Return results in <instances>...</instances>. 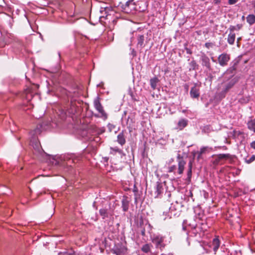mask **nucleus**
Masks as SVG:
<instances>
[{
	"mask_svg": "<svg viewBox=\"0 0 255 255\" xmlns=\"http://www.w3.org/2000/svg\"><path fill=\"white\" fill-rule=\"evenodd\" d=\"M230 72V70H227L223 76L224 82L221 84V87L224 93L227 92L237 82L236 78Z\"/></svg>",
	"mask_w": 255,
	"mask_h": 255,
	"instance_id": "obj_1",
	"label": "nucleus"
},
{
	"mask_svg": "<svg viewBox=\"0 0 255 255\" xmlns=\"http://www.w3.org/2000/svg\"><path fill=\"white\" fill-rule=\"evenodd\" d=\"M178 167L176 165H172L168 167V172L169 173L173 172L175 175H181L184 170L186 161L182 157L179 155L177 157Z\"/></svg>",
	"mask_w": 255,
	"mask_h": 255,
	"instance_id": "obj_2",
	"label": "nucleus"
},
{
	"mask_svg": "<svg viewBox=\"0 0 255 255\" xmlns=\"http://www.w3.org/2000/svg\"><path fill=\"white\" fill-rule=\"evenodd\" d=\"M101 13L103 12H109V14H107L106 15H103L100 17L105 18L107 20V22L109 24L112 23L113 26L117 22L118 16L115 15L116 14L115 11L111 7H106L100 10Z\"/></svg>",
	"mask_w": 255,
	"mask_h": 255,
	"instance_id": "obj_3",
	"label": "nucleus"
},
{
	"mask_svg": "<svg viewBox=\"0 0 255 255\" xmlns=\"http://www.w3.org/2000/svg\"><path fill=\"white\" fill-rule=\"evenodd\" d=\"M151 240L156 249L162 251L166 246L164 242L165 237L160 234H154L151 237Z\"/></svg>",
	"mask_w": 255,
	"mask_h": 255,
	"instance_id": "obj_4",
	"label": "nucleus"
},
{
	"mask_svg": "<svg viewBox=\"0 0 255 255\" xmlns=\"http://www.w3.org/2000/svg\"><path fill=\"white\" fill-rule=\"evenodd\" d=\"M220 245V242L218 238H214L212 242L205 244L204 249L206 250V253H211L212 251L216 254Z\"/></svg>",
	"mask_w": 255,
	"mask_h": 255,
	"instance_id": "obj_5",
	"label": "nucleus"
},
{
	"mask_svg": "<svg viewBox=\"0 0 255 255\" xmlns=\"http://www.w3.org/2000/svg\"><path fill=\"white\" fill-rule=\"evenodd\" d=\"M94 105L95 109L98 111V112L100 114V117L104 118L105 119H107V115L105 112L104 111L103 107L101 104L98 97L95 99L94 101ZM95 116L96 117H99V116L97 115H95Z\"/></svg>",
	"mask_w": 255,
	"mask_h": 255,
	"instance_id": "obj_6",
	"label": "nucleus"
},
{
	"mask_svg": "<svg viewBox=\"0 0 255 255\" xmlns=\"http://www.w3.org/2000/svg\"><path fill=\"white\" fill-rule=\"evenodd\" d=\"M213 150V148L209 146H202L200 150L197 151L194 154V156L197 155V158L199 160L202 158V155L208 153Z\"/></svg>",
	"mask_w": 255,
	"mask_h": 255,
	"instance_id": "obj_7",
	"label": "nucleus"
},
{
	"mask_svg": "<svg viewBox=\"0 0 255 255\" xmlns=\"http://www.w3.org/2000/svg\"><path fill=\"white\" fill-rule=\"evenodd\" d=\"M230 59V55L227 53H222L218 58V62L220 65L222 67L227 65Z\"/></svg>",
	"mask_w": 255,
	"mask_h": 255,
	"instance_id": "obj_8",
	"label": "nucleus"
},
{
	"mask_svg": "<svg viewBox=\"0 0 255 255\" xmlns=\"http://www.w3.org/2000/svg\"><path fill=\"white\" fill-rule=\"evenodd\" d=\"M200 84L195 83L194 86L191 88L190 95L192 98L198 99L200 96Z\"/></svg>",
	"mask_w": 255,
	"mask_h": 255,
	"instance_id": "obj_9",
	"label": "nucleus"
},
{
	"mask_svg": "<svg viewBox=\"0 0 255 255\" xmlns=\"http://www.w3.org/2000/svg\"><path fill=\"white\" fill-rule=\"evenodd\" d=\"M38 133H39V129L38 128L35 129L34 131L30 132V134L33 136L30 140V142L33 146V147L37 149L39 148L40 144L39 141L36 140L35 135H37Z\"/></svg>",
	"mask_w": 255,
	"mask_h": 255,
	"instance_id": "obj_10",
	"label": "nucleus"
},
{
	"mask_svg": "<svg viewBox=\"0 0 255 255\" xmlns=\"http://www.w3.org/2000/svg\"><path fill=\"white\" fill-rule=\"evenodd\" d=\"M163 188L162 184L159 182H157L155 187V197L158 198L160 196L161 194L163 192Z\"/></svg>",
	"mask_w": 255,
	"mask_h": 255,
	"instance_id": "obj_11",
	"label": "nucleus"
},
{
	"mask_svg": "<svg viewBox=\"0 0 255 255\" xmlns=\"http://www.w3.org/2000/svg\"><path fill=\"white\" fill-rule=\"evenodd\" d=\"M201 62L202 65L203 66H205L209 70L211 69V64L210 62V59L208 57H207L206 55L204 54L202 55L201 58Z\"/></svg>",
	"mask_w": 255,
	"mask_h": 255,
	"instance_id": "obj_12",
	"label": "nucleus"
},
{
	"mask_svg": "<svg viewBox=\"0 0 255 255\" xmlns=\"http://www.w3.org/2000/svg\"><path fill=\"white\" fill-rule=\"evenodd\" d=\"M152 247V245L150 244H145L143 245L141 248V250L144 253L148 254L150 253L151 255H156V254L152 253L151 252V248Z\"/></svg>",
	"mask_w": 255,
	"mask_h": 255,
	"instance_id": "obj_13",
	"label": "nucleus"
},
{
	"mask_svg": "<svg viewBox=\"0 0 255 255\" xmlns=\"http://www.w3.org/2000/svg\"><path fill=\"white\" fill-rule=\"evenodd\" d=\"M188 124V121L184 119H180L177 124V128L180 130L183 129L186 127Z\"/></svg>",
	"mask_w": 255,
	"mask_h": 255,
	"instance_id": "obj_14",
	"label": "nucleus"
},
{
	"mask_svg": "<svg viewBox=\"0 0 255 255\" xmlns=\"http://www.w3.org/2000/svg\"><path fill=\"white\" fill-rule=\"evenodd\" d=\"M122 208L124 212H126L128 209L129 207V201L127 199V197H124L122 201Z\"/></svg>",
	"mask_w": 255,
	"mask_h": 255,
	"instance_id": "obj_15",
	"label": "nucleus"
},
{
	"mask_svg": "<svg viewBox=\"0 0 255 255\" xmlns=\"http://www.w3.org/2000/svg\"><path fill=\"white\" fill-rule=\"evenodd\" d=\"M133 0H128L124 5V9L126 12H129L128 7H131V8H135L134 6V3H132Z\"/></svg>",
	"mask_w": 255,
	"mask_h": 255,
	"instance_id": "obj_16",
	"label": "nucleus"
},
{
	"mask_svg": "<svg viewBox=\"0 0 255 255\" xmlns=\"http://www.w3.org/2000/svg\"><path fill=\"white\" fill-rule=\"evenodd\" d=\"M236 38L235 33L230 32L228 36L227 41L230 45H233Z\"/></svg>",
	"mask_w": 255,
	"mask_h": 255,
	"instance_id": "obj_17",
	"label": "nucleus"
},
{
	"mask_svg": "<svg viewBox=\"0 0 255 255\" xmlns=\"http://www.w3.org/2000/svg\"><path fill=\"white\" fill-rule=\"evenodd\" d=\"M247 125L250 130L255 132V119L249 121Z\"/></svg>",
	"mask_w": 255,
	"mask_h": 255,
	"instance_id": "obj_18",
	"label": "nucleus"
},
{
	"mask_svg": "<svg viewBox=\"0 0 255 255\" xmlns=\"http://www.w3.org/2000/svg\"><path fill=\"white\" fill-rule=\"evenodd\" d=\"M243 27L242 24H238L237 25H230L229 30L230 32H233L234 31L240 30Z\"/></svg>",
	"mask_w": 255,
	"mask_h": 255,
	"instance_id": "obj_19",
	"label": "nucleus"
},
{
	"mask_svg": "<svg viewBox=\"0 0 255 255\" xmlns=\"http://www.w3.org/2000/svg\"><path fill=\"white\" fill-rule=\"evenodd\" d=\"M118 142L122 145H124L126 142V139L125 138L123 132L120 133L118 135Z\"/></svg>",
	"mask_w": 255,
	"mask_h": 255,
	"instance_id": "obj_20",
	"label": "nucleus"
},
{
	"mask_svg": "<svg viewBox=\"0 0 255 255\" xmlns=\"http://www.w3.org/2000/svg\"><path fill=\"white\" fill-rule=\"evenodd\" d=\"M247 21L250 25H253L255 23V15L249 14L247 17Z\"/></svg>",
	"mask_w": 255,
	"mask_h": 255,
	"instance_id": "obj_21",
	"label": "nucleus"
},
{
	"mask_svg": "<svg viewBox=\"0 0 255 255\" xmlns=\"http://www.w3.org/2000/svg\"><path fill=\"white\" fill-rule=\"evenodd\" d=\"M159 80L156 77H154L153 78H152L150 80V84L151 86V87L153 90H154L156 89L157 86V84Z\"/></svg>",
	"mask_w": 255,
	"mask_h": 255,
	"instance_id": "obj_22",
	"label": "nucleus"
},
{
	"mask_svg": "<svg viewBox=\"0 0 255 255\" xmlns=\"http://www.w3.org/2000/svg\"><path fill=\"white\" fill-rule=\"evenodd\" d=\"M188 169L187 173V180L188 181H190L191 176H192V162L190 161L188 163Z\"/></svg>",
	"mask_w": 255,
	"mask_h": 255,
	"instance_id": "obj_23",
	"label": "nucleus"
},
{
	"mask_svg": "<svg viewBox=\"0 0 255 255\" xmlns=\"http://www.w3.org/2000/svg\"><path fill=\"white\" fill-rule=\"evenodd\" d=\"M99 213L100 215L102 217L103 219H105L108 217L109 214H110L108 212V209H101L99 211Z\"/></svg>",
	"mask_w": 255,
	"mask_h": 255,
	"instance_id": "obj_24",
	"label": "nucleus"
},
{
	"mask_svg": "<svg viewBox=\"0 0 255 255\" xmlns=\"http://www.w3.org/2000/svg\"><path fill=\"white\" fill-rule=\"evenodd\" d=\"M144 40V36L142 35H139L137 38V46H139L142 48L143 46Z\"/></svg>",
	"mask_w": 255,
	"mask_h": 255,
	"instance_id": "obj_25",
	"label": "nucleus"
},
{
	"mask_svg": "<svg viewBox=\"0 0 255 255\" xmlns=\"http://www.w3.org/2000/svg\"><path fill=\"white\" fill-rule=\"evenodd\" d=\"M110 150V153L114 155L115 154L116 152H118L120 154L123 153L122 150L120 149L117 147H111Z\"/></svg>",
	"mask_w": 255,
	"mask_h": 255,
	"instance_id": "obj_26",
	"label": "nucleus"
},
{
	"mask_svg": "<svg viewBox=\"0 0 255 255\" xmlns=\"http://www.w3.org/2000/svg\"><path fill=\"white\" fill-rule=\"evenodd\" d=\"M199 231H201V228L199 227L196 226L192 229L191 233L194 234L195 236H197L198 234L200 236L201 234L199 232Z\"/></svg>",
	"mask_w": 255,
	"mask_h": 255,
	"instance_id": "obj_27",
	"label": "nucleus"
},
{
	"mask_svg": "<svg viewBox=\"0 0 255 255\" xmlns=\"http://www.w3.org/2000/svg\"><path fill=\"white\" fill-rule=\"evenodd\" d=\"M121 250L122 251H121L120 249H116L114 251V253L116 255H122V253H125L126 249L123 248Z\"/></svg>",
	"mask_w": 255,
	"mask_h": 255,
	"instance_id": "obj_28",
	"label": "nucleus"
},
{
	"mask_svg": "<svg viewBox=\"0 0 255 255\" xmlns=\"http://www.w3.org/2000/svg\"><path fill=\"white\" fill-rule=\"evenodd\" d=\"M230 155L229 154H219L218 155V157L219 159L229 158Z\"/></svg>",
	"mask_w": 255,
	"mask_h": 255,
	"instance_id": "obj_29",
	"label": "nucleus"
},
{
	"mask_svg": "<svg viewBox=\"0 0 255 255\" xmlns=\"http://www.w3.org/2000/svg\"><path fill=\"white\" fill-rule=\"evenodd\" d=\"M58 255H75L74 252L71 251L69 252H61L58 254Z\"/></svg>",
	"mask_w": 255,
	"mask_h": 255,
	"instance_id": "obj_30",
	"label": "nucleus"
},
{
	"mask_svg": "<svg viewBox=\"0 0 255 255\" xmlns=\"http://www.w3.org/2000/svg\"><path fill=\"white\" fill-rule=\"evenodd\" d=\"M255 160V155H253L249 159H246L245 162L248 163L250 164L253 162Z\"/></svg>",
	"mask_w": 255,
	"mask_h": 255,
	"instance_id": "obj_31",
	"label": "nucleus"
},
{
	"mask_svg": "<svg viewBox=\"0 0 255 255\" xmlns=\"http://www.w3.org/2000/svg\"><path fill=\"white\" fill-rule=\"evenodd\" d=\"M162 216L164 220L166 219L168 217H169V218H171V215L168 212H163Z\"/></svg>",
	"mask_w": 255,
	"mask_h": 255,
	"instance_id": "obj_32",
	"label": "nucleus"
},
{
	"mask_svg": "<svg viewBox=\"0 0 255 255\" xmlns=\"http://www.w3.org/2000/svg\"><path fill=\"white\" fill-rule=\"evenodd\" d=\"M242 134V132L239 130H234L233 131V135L235 137L240 134Z\"/></svg>",
	"mask_w": 255,
	"mask_h": 255,
	"instance_id": "obj_33",
	"label": "nucleus"
},
{
	"mask_svg": "<svg viewBox=\"0 0 255 255\" xmlns=\"http://www.w3.org/2000/svg\"><path fill=\"white\" fill-rule=\"evenodd\" d=\"M205 46L207 48L209 49L213 47L214 44L211 42H207L205 43Z\"/></svg>",
	"mask_w": 255,
	"mask_h": 255,
	"instance_id": "obj_34",
	"label": "nucleus"
},
{
	"mask_svg": "<svg viewBox=\"0 0 255 255\" xmlns=\"http://www.w3.org/2000/svg\"><path fill=\"white\" fill-rule=\"evenodd\" d=\"M191 66L192 67L193 69H195L196 67L197 66V65L195 61H192L190 63Z\"/></svg>",
	"mask_w": 255,
	"mask_h": 255,
	"instance_id": "obj_35",
	"label": "nucleus"
},
{
	"mask_svg": "<svg viewBox=\"0 0 255 255\" xmlns=\"http://www.w3.org/2000/svg\"><path fill=\"white\" fill-rule=\"evenodd\" d=\"M238 1V0H229L228 3L229 4L232 5L236 3Z\"/></svg>",
	"mask_w": 255,
	"mask_h": 255,
	"instance_id": "obj_36",
	"label": "nucleus"
},
{
	"mask_svg": "<svg viewBox=\"0 0 255 255\" xmlns=\"http://www.w3.org/2000/svg\"><path fill=\"white\" fill-rule=\"evenodd\" d=\"M251 147L255 149V140L252 142L250 144Z\"/></svg>",
	"mask_w": 255,
	"mask_h": 255,
	"instance_id": "obj_37",
	"label": "nucleus"
},
{
	"mask_svg": "<svg viewBox=\"0 0 255 255\" xmlns=\"http://www.w3.org/2000/svg\"><path fill=\"white\" fill-rule=\"evenodd\" d=\"M214 2L215 4H218L220 3L221 0H214Z\"/></svg>",
	"mask_w": 255,
	"mask_h": 255,
	"instance_id": "obj_38",
	"label": "nucleus"
},
{
	"mask_svg": "<svg viewBox=\"0 0 255 255\" xmlns=\"http://www.w3.org/2000/svg\"><path fill=\"white\" fill-rule=\"evenodd\" d=\"M206 129H207V130H209L210 129V127L208 126L205 127L203 129V130H205Z\"/></svg>",
	"mask_w": 255,
	"mask_h": 255,
	"instance_id": "obj_39",
	"label": "nucleus"
},
{
	"mask_svg": "<svg viewBox=\"0 0 255 255\" xmlns=\"http://www.w3.org/2000/svg\"><path fill=\"white\" fill-rule=\"evenodd\" d=\"M141 235L142 236H145V229H143L142 231H141Z\"/></svg>",
	"mask_w": 255,
	"mask_h": 255,
	"instance_id": "obj_40",
	"label": "nucleus"
},
{
	"mask_svg": "<svg viewBox=\"0 0 255 255\" xmlns=\"http://www.w3.org/2000/svg\"><path fill=\"white\" fill-rule=\"evenodd\" d=\"M143 3L144 4L143 7H146V6H147L146 2H143Z\"/></svg>",
	"mask_w": 255,
	"mask_h": 255,
	"instance_id": "obj_41",
	"label": "nucleus"
},
{
	"mask_svg": "<svg viewBox=\"0 0 255 255\" xmlns=\"http://www.w3.org/2000/svg\"><path fill=\"white\" fill-rule=\"evenodd\" d=\"M75 160L78 161V159H77V158H72V161H73V162H75Z\"/></svg>",
	"mask_w": 255,
	"mask_h": 255,
	"instance_id": "obj_42",
	"label": "nucleus"
},
{
	"mask_svg": "<svg viewBox=\"0 0 255 255\" xmlns=\"http://www.w3.org/2000/svg\"><path fill=\"white\" fill-rule=\"evenodd\" d=\"M102 13L104 15H106L107 14H109V12H103Z\"/></svg>",
	"mask_w": 255,
	"mask_h": 255,
	"instance_id": "obj_43",
	"label": "nucleus"
},
{
	"mask_svg": "<svg viewBox=\"0 0 255 255\" xmlns=\"http://www.w3.org/2000/svg\"><path fill=\"white\" fill-rule=\"evenodd\" d=\"M240 39H241V38H238L237 39V41H238V42H239V41H240Z\"/></svg>",
	"mask_w": 255,
	"mask_h": 255,
	"instance_id": "obj_44",
	"label": "nucleus"
},
{
	"mask_svg": "<svg viewBox=\"0 0 255 255\" xmlns=\"http://www.w3.org/2000/svg\"><path fill=\"white\" fill-rule=\"evenodd\" d=\"M187 53H190V51H187Z\"/></svg>",
	"mask_w": 255,
	"mask_h": 255,
	"instance_id": "obj_45",
	"label": "nucleus"
},
{
	"mask_svg": "<svg viewBox=\"0 0 255 255\" xmlns=\"http://www.w3.org/2000/svg\"><path fill=\"white\" fill-rule=\"evenodd\" d=\"M187 53H190V51H187Z\"/></svg>",
	"mask_w": 255,
	"mask_h": 255,
	"instance_id": "obj_46",
	"label": "nucleus"
},
{
	"mask_svg": "<svg viewBox=\"0 0 255 255\" xmlns=\"http://www.w3.org/2000/svg\"><path fill=\"white\" fill-rule=\"evenodd\" d=\"M93 206H95V202L93 204Z\"/></svg>",
	"mask_w": 255,
	"mask_h": 255,
	"instance_id": "obj_47",
	"label": "nucleus"
}]
</instances>
